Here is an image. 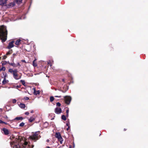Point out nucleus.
Segmentation results:
<instances>
[{
    "label": "nucleus",
    "instance_id": "51",
    "mask_svg": "<svg viewBox=\"0 0 148 148\" xmlns=\"http://www.w3.org/2000/svg\"><path fill=\"white\" fill-rule=\"evenodd\" d=\"M23 62H25V60H23L22 61Z\"/></svg>",
    "mask_w": 148,
    "mask_h": 148
},
{
    "label": "nucleus",
    "instance_id": "13",
    "mask_svg": "<svg viewBox=\"0 0 148 148\" xmlns=\"http://www.w3.org/2000/svg\"><path fill=\"white\" fill-rule=\"evenodd\" d=\"M23 119V118L22 116L17 117L15 118L14 120H22Z\"/></svg>",
    "mask_w": 148,
    "mask_h": 148
},
{
    "label": "nucleus",
    "instance_id": "23",
    "mask_svg": "<svg viewBox=\"0 0 148 148\" xmlns=\"http://www.w3.org/2000/svg\"><path fill=\"white\" fill-rule=\"evenodd\" d=\"M50 101L52 102L54 99V97L53 96H51L50 97Z\"/></svg>",
    "mask_w": 148,
    "mask_h": 148
},
{
    "label": "nucleus",
    "instance_id": "3",
    "mask_svg": "<svg viewBox=\"0 0 148 148\" xmlns=\"http://www.w3.org/2000/svg\"><path fill=\"white\" fill-rule=\"evenodd\" d=\"M39 133L38 132H36L35 133H33V134L30 136L31 138L33 140H38L40 137Z\"/></svg>",
    "mask_w": 148,
    "mask_h": 148
},
{
    "label": "nucleus",
    "instance_id": "6",
    "mask_svg": "<svg viewBox=\"0 0 148 148\" xmlns=\"http://www.w3.org/2000/svg\"><path fill=\"white\" fill-rule=\"evenodd\" d=\"M2 133L5 135H8L9 134V132L8 130L5 128L2 129Z\"/></svg>",
    "mask_w": 148,
    "mask_h": 148
},
{
    "label": "nucleus",
    "instance_id": "20",
    "mask_svg": "<svg viewBox=\"0 0 148 148\" xmlns=\"http://www.w3.org/2000/svg\"><path fill=\"white\" fill-rule=\"evenodd\" d=\"M61 118H62V119L64 120V121H65L66 119V116L64 115H62V116Z\"/></svg>",
    "mask_w": 148,
    "mask_h": 148
},
{
    "label": "nucleus",
    "instance_id": "46",
    "mask_svg": "<svg viewBox=\"0 0 148 148\" xmlns=\"http://www.w3.org/2000/svg\"><path fill=\"white\" fill-rule=\"evenodd\" d=\"M62 80L63 82H64V79H63Z\"/></svg>",
    "mask_w": 148,
    "mask_h": 148
},
{
    "label": "nucleus",
    "instance_id": "42",
    "mask_svg": "<svg viewBox=\"0 0 148 148\" xmlns=\"http://www.w3.org/2000/svg\"><path fill=\"white\" fill-rule=\"evenodd\" d=\"M33 112H34V111H33V110H32V111H31V113H33Z\"/></svg>",
    "mask_w": 148,
    "mask_h": 148
},
{
    "label": "nucleus",
    "instance_id": "35",
    "mask_svg": "<svg viewBox=\"0 0 148 148\" xmlns=\"http://www.w3.org/2000/svg\"><path fill=\"white\" fill-rule=\"evenodd\" d=\"M29 114V113L28 112H26L25 113V114L26 115H28Z\"/></svg>",
    "mask_w": 148,
    "mask_h": 148
},
{
    "label": "nucleus",
    "instance_id": "31",
    "mask_svg": "<svg viewBox=\"0 0 148 148\" xmlns=\"http://www.w3.org/2000/svg\"><path fill=\"white\" fill-rule=\"evenodd\" d=\"M24 99L25 100H28L29 99V98L27 97H24Z\"/></svg>",
    "mask_w": 148,
    "mask_h": 148
},
{
    "label": "nucleus",
    "instance_id": "2",
    "mask_svg": "<svg viewBox=\"0 0 148 148\" xmlns=\"http://www.w3.org/2000/svg\"><path fill=\"white\" fill-rule=\"evenodd\" d=\"M19 140L16 138L15 141L10 143V145L13 148H25L27 144V143L25 142L22 145H19Z\"/></svg>",
    "mask_w": 148,
    "mask_h": 148
},
{
    "label": "nucleus",
    "instance_id": "5",
    "mask_svg": "<svg viewBox=\"0 0 148 148\" xmlns=\"http://www.w3.org/2000/svg\"><path fill=\"white\" fill-rule=\"evenodd\" d=\"M18 71L17 70L16 71H14V72L13 73V75L14 78L16 80L19 79L21 78V76H18L17 75V72Z\"/></svg>",
    "mask_w": 148,
    "mask_h": 148
},
{
    "label": "nucleus",
    "instance_id": "47",
    "mask_svg": "<svg viewBox=\"0 0 148 148\" xmlns=\"http://www.w3.org/2000/svg\"><path fill=\"white\" fill-rule=\"evenodd\" d=\"M17 65H20V64L19 63H17Z\"/></svg>",
    "mask_w": 148,
    "mask_h": 148
},
{
    "label": "nucleus",
    "instance_id": "33",
    "mask_svg": "<svg viewBox=\"0 0 148 148\" xmlns=\"http://www.w3.org/2000/svg\"><path fill=\"white\" fill-rule=\"evenodd\" d=\"M7 58V56H6V55H4L3 57V60L4 59H5Z\"/></svg>",
    "mask_w": 148,
    "mask_h": 148
},
{
    "label": "nucleus",
    "instance_id": "38",
    "mask_svg": "<svg viewBox=\"0 0 148 148\" xmlns=\"http://www.w3.org/2000/svg\"><path fill=\"white\" fill-rule=\"evenodd\" d=\"M55 97H56L61 98V96H55Z\"/></svg>",
    "mask_w": 148,
    "mask_h": 148
},
{
    "label": "nucleus",
    "instance_id": "24",
    "mask_svg": "<svg viewBox=\"0 0 148 148\" xmlns=\"http://www.w3.org/2000/svg\"><path fill=\"white\" fill-rule=\"evenodd\" d=\"M25 125V123L22 122H21L19 125V127H23V126Z\"/></svg>",
    "mask_w": 148,
    "mask_h": 148
},
{
    "label": "nucleus",
    "instance_id": "30",
    "mask_svg": "<svg viewBox=\"0 0 148 148\" xmlns=\"http://www.w3.org/2000/svg\"><path fill=\"white\" fill-rule=\"evenodd\" d=\"M56 105L57 106L59 107L61 106V104L59 102H58L56 103Z\"/></svg>",
    "mask_w": 148,
    "mask_h": 148
},
{
    "label": "nucleus",
    "instance_id": "16",
    "mask_svg": "<svg viewBox=\"0 0 148 148\" xmlns=\"http://www.w3.org/2000/svg\"><path fill=\"white\" fill-rule=\"evenodd\" d=\"M19 107L22 108H24L25 107V105L23 103H21L19 105Z\"/></svg>",
    "mask_w": 148,
    "mask_h": 148
},
{
    "label": "nucleus",
    "instance_id": "15",
    "mask_svg": "<svg viewBox=\"0 0 148 148\" xmlns=\"http://www.w3.org/2000/svg\"><path fill=\"white\" fill-rule=\"evenodd\" d=\"M17 70L16 69H14V70H13L12 69H9L8 71L9 72H10L11 73H12V74H13V73L14 72V71H16Z\"/></svg>",
    "mask_w": 148,
    "mask_h": 148
},
{
    "label": "nucleus",
    "instance_id": "49",
    "mask_svg": "<svg viewBox=\"0 0 148 148\" xmlns=\"http://www.w3.org/2000/svg\"><path fill=\"white\" fill-rule=\"evenodd\" d=\"M18 87H18V86H16V87H17V88H18Z\"/></svg>",
    "mask_w": 148,
    "mask_h": 148
},
{
    "label": "nucleus",
    "instance_id": "14",
    "mask_svg": "<svg viewBox=\"0 0 148 148\" xmlns=\"http://www.w3.org/2000/svg\"><path fill=\"white\" fill-rule=\"evenodd\" d=\"M8 82V81L6 79L5 77L4 78V79L2 82V84H5L6 83H7Z\"/></svg>",
    "mask_w": 148,
    "mask_h": 148
},
{
    "label": "nucleus",
    "instance_id": "40",
    "mask_svg": "<svg viewBox=\"0 0 148 148\" xmlns=\"http://www.w3.org/2000/svg\"><path fill=\"white\" fill-rule=\"evenodd\" d=\"M5 75H4V77H5H5H6L7 76V74L6 73H5Z\"/></svg>",
    "mask_w": 148,
    "mask_h": 148
},
{
    "label": "nucleus",
    "instance_id": "45",
    "mask_svg": "<svg viewBox=\"0 0 148 148\" xmlns=\"http://www.w3.org/2000/svg\"><path fill=\"white\" fill-rule=\"evenodd\" d=\"M60 91H61L62 92H64V93L65 92V91L64 92L62 90H60Z\"/></svg>",
    "mask_w": 148,
    "mask_h": 148
},
{
    "label": "nucleus",
    "instance_id": "22",
    "mask_svg": "<svg viewBox=\"0 0 148 148\" xmlns=\"http://www.w3.org/2000/svg\"><path fill=\"white\" fill-rule=\"evenodd\" d=\"M33 65L34 66L36 67L37 66V64L36 62L33 61Z\"/></svg>",
    "mask_w": 148,
    "mask_h": 148
},
{
    "label": "nucleus",
    "instance_id": "11",
    "mask_svg": "<svg viewBox=\"0 0 148 148\" xmlns=\"http://www.w3.org/2000/svg\"><path fill=\"white\" fill-rule=\"evenodd\" d=\"M7 0H1V5H6Z\"/></svg>",
    "mask_w": 148,
    "mask_h": 148
},
{
    "label": "nucleus",
    "instance_id": "50",
    "mask_svg": "<svg viewBox=\"0 0 148 148\" xmlns=\"http://www.w3.org/2000/svg\"><path fill=\"white\" fill-rule=\"evenodd\" d=\"M69 148H71V146H70L69 147Z\"/></svg>",
    "mask_w": 148,
    "mask_h": 148
},
{
    "label": "nucleus",
    "instance_id": "37",
    "mask_svg": "<svg viewBox=\"0 0 148 148\" xmlns=\"http://www.w3.org/2000/svg\"><path fill=\"white\" fill-rule=\"evenodd\" d=\"M10 54V51L8 52L6 54V55H9Z\"/></svg>",
    "mask_w": 148,
    "mask_h": 148
},
{
    "label": "nucleus",
    "instance_id": "44",
    "mask_svg": "<svg viewBox=\"0 0 148 148\" xmlns=\"http://www.w3.org/2000/svg\"><path fill=\"white\" fill-rule=\"evenodd\" d=\"M73 147L74 148L75 147V144L74 143H73Z\"/></svg>",
    "mask_w": 148,
    "mask_h": 148
},
{
    "label": "nucleus",
    "instance_id": "19",
    "mask_svg": "<svg viewBox=\"0 0 148 148\" xmlns=\"http://www.w3.org/2000/svg\"><path fill=\"white\" fill-rule=\"evenodd\" d=\"M16 2L18 4H20L21 3L22 0H15Z\"/></svg>",
    "mask_w": 148,
    "mask_h": 148
},
{
    "label": "nucleus",
    "instance_id": "12",
    "mask_svg": "<svg viewBox=\"0 0 148 148\" xmlns=\"http://www.w3.org/2000/svg\"><path fill=\"white\" fill-rule=\"evenodd\" d=\"M33 89L34 90V95H36L39 94L40 92L39 90H36L35 88H33Z\"/></svg>",
    "mask_w": 148,
    "mask_h": 148
},
{
    "label": "nucleus",
    "instance_id": "52",
    "mask_svg": "<svg viewBox=\"0 0 148 148\" xmlns=\"http://www.w3.org/2000/svg\"><path fill=\"white\" fill-rule=\"evenodd\" d=\"M126 130L125 129H124V131H125Z\"/></svg>",
    "mask_w": 148,
    "mask_h": 148
},
{
    "label": "nucleus",
    "instance_id": "1",
    "mask_svg": "<svg viewBox=\"0 0 148 148\" xmlns=\"http://www.w3.org/2000/svg\"><path fill=\"white\" fill-rule=\"evenodd\" d=\"M7 31L5 26H1V40L3 42L7 39Z\"/></svg>",
    "mask_w": 148,
    "mask_h": 148
},
{
    "label": "nucleus",
    "instance_id": "43",
    "mask_svg": "<svg viewBox=\"0 0 148 148\" xmlns=\"http://www.w3.org/2000/svg\"><path fill=\"white\" fill-rule=\"evenodd\" d=\"M36 60H37V59L36 58H35V59L33 61H34V62H36Z\"/></svg>",
    "mask_w": 148,
    "mask_h": 148
},
{
    "label": "nucleus",
    "instance_id": "25",
    "mask_svg": "<svg viewBox=\"0 0 148 148\" xmlns=\"http://www.w3.org/2000/svg\"><path fill=\"white\" fill-rule=\"evenodd\" d=\"M69 110L68 109L67 110H66V116L67 117H68V116H69Z\"/></svg>",
    "mask_w": 148,
    "mask_h": 148
},
{
    "label": "nucleus",
    "instance_id": "39",
    "mask_svg": "<svg viewBox=\"0 0 148 148\" xmlns=\"http://www.w3.org/2000/svg\"><path fill=\"white\" fill-rule=\"evenodd\" d=\"M70 128V126H69V127H68L66 129V130H69V129Z\"/></svg>",
    "mask_w": 148,
    "mask_h": 148
},
{
    "label": "nucleus",
    "instance_id": "7",
    "mask_svg": "<svg viewBox=\"0 0 148 148\" xmlns=\"http://www.w3.org/2000/svg\"><path fill=\"white\" fill-rule=\"evenodd\" d=\"M55 137L60 142H61L63 140L62 138V137L61 134L59 132L56 133L55 134Z\"/></svg>",
    "mask_w": 148,
    "mask_h": 148
},
{
    "label": "nucleus",
    "instance_id": "48",
    "mask_svg": "<svg viewBox=\"0 0 148 148\" xmlns=\"http://www.w3.org/2000/svg\"><path fill=\"white\" fill-rule=\"evenodd\" d=\"M47 147V148H50V147H49V146Z\"/></svg>",
    "mask_w": 148,
    "mask_h": 148
},
{
    "label": "nucleus",
    "instance_id": "9",
    "mask_svg": "<svg viewBox=\"0 0 148 148\" xmlns=\"http://www.w3.org/2000/svg\"><path fill=\"white\" fill-rule=\"evenodd\" d=\"M14 42V41H12L10 42L7 48L9 49H10L12 47H14V45L13 44Z\"/></svg>",
    "mask_w": 148,
    "mask_h": 148
},
{
    "label": "nucleus",
    "instance_id": "26",
    "mask_svg": "<svg viewBox=\"0 0 148 148\" xmlns=\"http://www.w3.org/2000/svg\"><path fill=\"white\" fill-rule=\"evenodd\" d=\"M5 70V67L4 66H2L1 68V71H4Z\"/></svg>",
    "mask_w": 148,
    "mask_h": 148
},
{
    "label": "nucleus",
    "instance_id": "27",
    "mask_svg": "<svg viewBox=\"0 0 148 148\" xmlns=\"http://www.w3.org/2000/svg\"><path fill=\"white\" fill-rule=\"evenodd\" d=\"M21 82L22 83L23 85H25V82L24 80H21Z\"/></svg>",
    "mask_w": 148,
    "mask_h": 148
},
{
    "label": "nucleus",
    "instance_id": "17",
    "mask_svg": "<svg viewBox=\"0 0 148 148\" xmlns=\"http://www.w3.org/2000/svg\"><path fill=\"white\" fill-rule=\"evenodd\" d=\"M35 120V118L33 117V116H31L29 119V122H32L33 121Z\"/></svg>",
    "mask_w": 148,
    "mask_h": 148
},
{
    "label": "nucleus",
    "instance_id": "4",
    "mask_svg": "<svg viewBox=\"0 0 148 148\" xmlns=\"http://www.w3.org/2000/svg\"><path fill=\"white\" fill-rule=\"evenodd\" d=\"M65 103L67 104H70L71 101V97L70 96H65L64 97Z\"/></svg>",
    "mask_w": 148,
    "mask_h": 148
},
{
    "label": "nucleus",
    "instance_id": "28",
    "mask_svg": "<svg viewBox=\"0 0 148 148\" xmlns=\"http://www.w3.org/2000/svg\"><path fill=\"white\" fill-rule=\"evenodd\" d=\"M12 102L14 103H15L16 102V100L15 99H13L12 100Z\"/></svg>",
    "mask_w": 148,
    "mask_h": 148
},
{
    "label": "nucleus",
    "instance_id": "18",
    "mask_svg": "<svg viewBox=\"0 0 148 148\" xmlns=\"http://www.w3.org/2000/svg\"><path fill=\"white\" fill-rule=\"evenodd\" d=\"M20 41L21 40L20 39L16 41L15 44L17 45H18L20 44Z\"/></svg>",
    "mask_w": 148,
    "mask_h": 148
},
{
    "label": "nucleus",
    "instance_id": "21",
    "mask_svg": "<svg viewBox=\"0 0 148 148\" xmlns=\"http://www.w3.org/2000/svg\"><path fill=\"white\" fill-rule=\"evenodd\" d=\"M8 63L10 65H11L12 66H14V67L16 66L15 64L14 63H10L9 62H8Z\"/></svg>",
    "mask_w": 148,
    "mask_h": 148
},
{
    "label": "nucleus",
    "instance_id": "10",
    "mask_svg": "<svg viewBox=\"0 0 148 148\" xmlns=\"http://www.w3.org/2000/svg\"><path fill=\"white\" fill-rule=\"evenodd\" d=\"M15 5V2H13L11 3H10L8 5H7V7L8 8H11L13 7Z\"/></svg>",
    "mask_w": 148,
    "mask_h": 148
},
{
    "label": "nucleus",
    "instance_id": "8",
    "mask_svg": "<svg viewBox=\"0 0 148 148\" xmlns=\"http://www.w3.org/2000/svg\"><path fill=\"white\" fill-rule=\"evenodd\" d=\"M55 112L57 114H59L62 112V110L60 108H56L55 110Z\"/></svg>",
    "mask_w": 148,
    "mask_h": 148
},
{
    "label": "nucleus",
    "instance_id": "29",
    "mask_svg": "<svg viewBox=\"0 0 148 148\" xmlns=\"http://www.w3.org/2000/svg\"><path fill=\"white\" fill-rule=\"evenodd\" d=\"M1 123H4L6 125L8 124V123L6 122H3L1 120Z\"/></svg>",
    "mask_w": 148,
    "mask_h": 148
},
{
    "label": "nucleus",
    "instance_id": "41",
    "mask_svg": "<svg viewBox=\"0 0 148 148\" xmlns=\"http://www.w3.org/2000/svg\"><path fill=\"white\" fill-rule=\"evenodd\" d=\"M49 139H47V142H49Z\"/></svg>",
    "mask_w": 148,
    "mask_h": 148
},
{
    "label": "nucleus",
    "instance_id": "32",
    "mask_svg": "<svg viewBox=\"0 0 148 148\" xmlns=\"http://www.w3.org/2000/svg\"><path fill=\"white\" fill-rule=\"evenodd\" d=\"M48 64L50 66V67H51L52 66V64H51L50 62H48Z\"/></svg>",
    "mask_w": 148,
    "mask_h": 148
},
{
    "label": "nucleus",
    "instance_id": "36",
    "mask_svg": "<svg viewBox=\"0 0 148 148\" xmlns=\"http://www.w3.org/2000/svg\"><path fill=\"white\" fill-rule=\"evenodd\" d=\"M66 125L67 126L69 127V122H68V123H66Z\"/></svg>",
    "mask_w": 148,
    "mask_h": 148
},
{
    "label": "nucleus",
    "instance_id": "34",
    "mask_svg": "<svg viewBox=\"0 0 148 148\" xmlns=\"http://www.w3.org/2000/svg\"><path fill=\"white\" fill-rule=\"evenodd\" d=\"M7 62H5L2 63V65L3 66V65H4L5 64L7 63Z\"/></svg>",
    "mask_w": 148,
    "mask_h": 148
}]
</instances>
